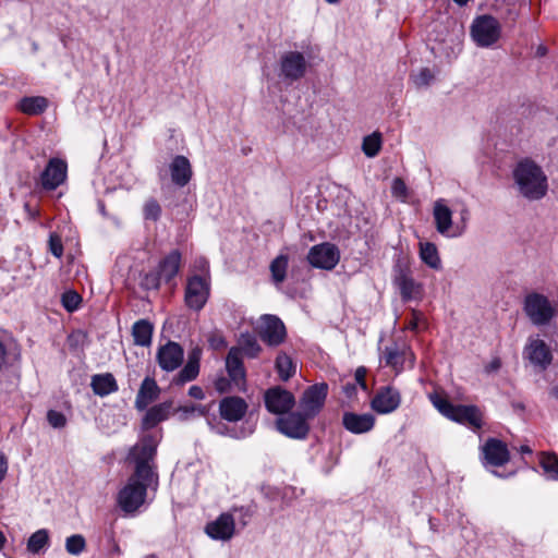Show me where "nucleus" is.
<instances>
[{
	"instance_id": "f257e3e1",
	"label": "nucleus",
	"mask_w": 558,
	"mask_h": 558,
	"mask_svg": "<svg viewBox=\"0 0 558 558\" xmlns=\"http://www.w3.org/2000/svg\"><path fill=\"white\" fill-rule=\"evenodd\" d=\"M512 179L518 194L530 202L539 201L547 194V175L542 167L531 159L525 158L514 166Z\"/></svg>"
},
{
	"instance_id": "f03ea898",
	"label": "nucleus",
	"mask_w": 558,
	"mask_h": 558,
	"mask_svg": "<svg viewBox=\"0 0 558 558\" xmlns=\"http://www.w3.org/2000/svg\"><path fill=\"white\" fill-rule=\"evenodd\" d=\"M159 439L151 435L146 434L130 448L128 460L134 463V472L136 476H145L158 481V473L156 472L155 457L157 454Z\"/></svg>"
},
{
	"instance_id": "7ed1b4c3",
	"label": "nucleus",
	"mask_w": 558,
	"mask_h": 558,
	"mask_svg": "<svg viewBox=\"0 0 558 558\" xmlns=\"http://www.w3.org/2000/svg\"><path fill=\"white\" fill-rule=\"evenodd\" d=\"M158 481L146 478L145 476H136L132 474L126 484L119 490L117 504L125 513L136 512L145 502L147 489H156Z\"/></svg>"
},
{
	"instance_id": "20e7f679",
	"label": "nucleus",
	"mask_w": 558,
	"mask_h": 558,
	"mask_svg": "<svg viewBox=\"0 0 558 558\" xmlns=\"http://www.w3.org/2000/svg\"><path fill=\"white\" fill-rule=\"evenodd\" d=\"M523 312L534 326H546L558 315V307L546 295L531 292L523 300Z\"/></svg>"
},
{
	"instance_id": "39448f33",
	"label": "nucleus",
	"mask_w": 558,
	"mask_h": 558,
	"mask_svg": "<svg viewBox=\"0 0 558 558\" xmlns=\"http://www.w3.org/2000/svg\"><path fill=\"white\" fill-rule=\"evenodd\" d=\"M430 401L433 405L447 418L458 423L469 424L474 428L482 427V413L477 407L461 404L454 405L447 399L437 395L430 396Z\"/></svg>"
},
{
	"instance_id": "423d86ee",
	"label": "nucleus",
	"mask_w": 558,
	"mask_h": 558,
	"mask_svg": "<svg viewBox=\"0 0 558 558\" xmlns=\"http://www.w3.org/2000/svg\"><path fill=\"white\" fill-rule=\"evenodd\" d=\"M500 36L501 25L496 17L484 14L474 19L471 25V37L478 47H492Z\"/></svg>"
},
{
	"instance_id": "0eeeda50",
	"label": "nucleus",
	"mask_w": 558,
	"mask_h": 558,
	"mask_svg": "<svg viewBox=\"0 0 558 558\" xmlns=\"http://www.w3.org/2000/svg\"><path fill=\"white\" fill-rule=\"evenodd\" d=\"M310 417L299 411L288 412L279 416L276 422V428L279 433L291 439L303 440L310 434Z\"/></svg>"
},
{
	"instance_id": "6e6552de",
	"label": "nucleus",
	"mask_w": 558,
	"mask_h": 558,
	"mask_svg": "<svg viewBox=\"0 0 558 558\" xmlns=\"http://www.w3.org/2000/svg\"><path fill=\"white\" fill-rule=\"evenodd\" d=\"M328 395V385L319 383L307 387L299 400V409L313 420L324 408Z\"/></svg>"
},
{
	"instance_id": "1a4fd4ad",
	"label": "nucleus",
	"mask_w": 558,
	"mask_h": 558,
	"mask_svg": "<svg viewBox=\"0 0 558 558\" xmlns=\"http://www.w3.org/2000/svg\"><path fill=\"white\" fill-rule=\"evenodd\" d=\"M264 402L268 412L282 416L293 409L295 398L289 390L275 386L265 391Z\"/></svg>"
},
{
	"instance_id": "9d476101",
	"label": "nucleus",
	"mask_w": 558,
	"mask_h": 558,
	"mask_svg": "<svg viewBox=\"0 0 558 558\" xmlns=\"http://www.w3.org/2000/svg\"><path fill=\"white\" fill-rule=\"evenodd\" d=\"M210 293L209 282L201 276H193L187 280L184 301L189 308L201 311L208 301Z\"/></svg>"
},
{
	"instance_id": "9b49d317",
	"label": "nucleus",
	"mask_w": 558,
	"mask_h": 558,
	"mask_svg": "<svg viewBox=\"0 0 558 558\" xmlns=\"http://www.w3.org/2000/svg\"><path fill=\"white\" fill-rule=\"evenodd\" d=\"M340 259L338 247L331 243H322L311 247L307 260L308 263L319 269L331 270Z\"/></svg>"
},
{
	"instance_id": "f8f14e48",
	"label": "nucleus",
	"mask_w": 558,
	"mask_h": 558,
	"mask_svg": "<svg viewBox=\"0 0 558 558\" xmlns=\"http://www.w3.org/2000/svg\"><path fill=\"white\" fill-rule=\"evenodd\" d=\"M307 69V62L302 52L288 51L280 58V76L286 82H295L302 78Z\"/></svg>"
},
{
	"instance_id": "ddd939ff",
	"label": "nucleus",
	"mask_w": 558,
	"mask_h": 558,
	"mask_svg": "<svg viewBox=\"0 0 558 558\" xmlns=\"http://www.w3.org/2000/svg\"><path fill=\"white\" fill-rule=\"evenodd\" d=\"M258 335L266 344L277 347L284 341L287 331L279 317L266 314L260 317Z\"/></svg>"
},
{
	"instance_id": "4468645a",
	"label": "nucleus",
	"mask_w": 558,
	"mask_h": 558,
	"mask_svg": "<svg viewBox=\"0 0 558 558\" xmlns=\"http://www.w3.org/2000/svg\"><path fill=\"white\" fill-rule=\"evenodd\" d=\"M204 532L214 541H230L235 534V520L232 512L219 514L214 521L205 525Z\"/></svg>"
},
{
	"instance_id": "2eb2a0df",
	"label": "nucleus",
	"mask_w": 558,
	"mask_h": 558,
	"mask_svg": "<svg viewBox=\"0 0 558 558\" xmlns=\"http://www.w3.org/2000/svg\"><path fill=\"white\" fill-rule=\"evenodd\" d=\"M401 403L400 391L392 387H381L371 402L372 409L378 414H389L396 411Z\"/></svg>"
},
{
	"instance_id": "dca6fc26",
	"label": "nucleus",
	"mask_w": 558,
	"mask_h": 558,
	"mask_svg": "<svg viewBox=\"0 0 558 558\" xmlns=\"http://www.w3.org/2000/svg\"><path fill=\"white\" fill-rule=\"evenodd\" d=\"M68 165L60 158H51L41 173V185L45 190L53 191L66 179Z\"/></svg>"
},
{
	"instance_id": "f3484780",
	"label": "nucleus",
	"mask_w": 558,
	"mask_h": 558,
	"mask_svg": "<svg viewBox=\"0 0 558 558\" xmlns=\"http://www.w3.org/2000/svg\"><path fill=\"white\" fill-rule=\"evenodd\" d=\"M524 353L534 366L542 371L546 369L553 361L550 348L539 338H531L525 347Z\"/></svg>"
},
{
	"instance_id": "a211bd4d",
	"label": "nucleus",
	"mask_w": 558,
	"mask_h": 558,
	"mask_svg": "<svg viewBox=\"0 0 558 558\" xmlns=\"http://www.w3.org/2000/svg\"><path fill=\"white\" fill-rule=\"evenodd\" d=\"M157 361L159 366L166 372L177 369L183 362L182 347L173 341L167 342L158 349Z\"/></svg>"
},
{
	"instance_id": "6ab92c4d",
	"label": "nucleus",
	"mask_w": 558,
	"mask_h": 558,
	"mask_svg": "<svg viewBox=\"0 0 558 558\" xmlns=\"http://www.w3.org/2000/svg\"><path fill=\"white\" fill-rule=\"evenodd\" d=\"M482 451L487 463L494 466H502L510 460L507 445L496 438H489L482 447Z\"/></svg>"
},
{
	"instance_id": "aec40b11",
	"label": "nucleus",
	"mask_w": 558,
	"mask_h": 558,
	"mask_svg": "<svg viewBox=\"0 0 558 558\" xmlns=\"http://www.w3.org/2000/svg\"><path fill=\"white\" fill-rule=\"evenodd\" d=\"M247 403L241 397H226L219 403L220 416L228 422H238L244 417Z\"/></svg>"
},
{
	"instance_id": "412c9836",
	"label": "nucleus",
	"mask_w": 558,
	"mask_h": 558,
	"mask_svg": "<svg viewBox=\"0 0 558 558\" xmlns=\"http://www.w3.org/2000/svg\"><path fill=\"white\" fill-rule=\"evenodd\" d=\"M433 217L438 233L445 236H452V210L447 206L445 199L439 198L434 203Z\"/></svg>"
},
{
	"instance_id": "4be33fe9",
	"label": "nucleus",
	"mask_w": 558,
	"mask_h": 558,
	"mask_svg": "<svg viewBox=\"0 0 558 558\" xmlns=\"http://www.w3.org/2000/svg\"><path fill=\"white\" fill-rule=\"evenodd\" d=\"M342 424L352 434H364L374 427L375 417L371 413L356 414L345 412L342 417Z\"/></svg>"
},
{
	"instance_id": "5701e85b",
	"label": "nucleus",
	"mask_w": 558,
	"mask_h": 558,
	"mask_svg": "<svg viewBox=\"0 0 558 558\" xmlns=\"http://www.w3.org/2000/svg\"><path fill=\"white\" fill-rule=\"evenodd\" d=\"M160 388L151 377H145L140 386L135 398V409L144 411L147 407L159 398Z\"/></svg>"
},
{
	"instance_id": "b1692460",
	"label": "nucleus",
	"mask_w": 558,
	"mask_h": 558,
	"mask_svg": "<svg viewBox=\"0 0 558 558\" xmlns=\"http://www.w3.org/2000/svg\"><path fill=\"white\" fill-rule=\"evenodd\" d=\"M170 173L172 182L183 187L185 186L192 178V167L190 160L182 155L175 156L170 163Z\"/></svg>"
},
{
	"instance_id": "393cba45",
	"label": "nucleus",
	"mask_w": 558,
	"mask_h": 558,
	"mask_svg": "<svg viewBox=\"0 0 558 558\" xmlns=\"http://www.w3.org/2000/svg\"><path fill=\"white\" fill-rule=\"evenodd\" d=\"M407 354L411 356V363H413L414 357L410 350L405 345L399 347L397 343H393L385 348L383 359L387 366L400 373L403 369Z\"/></svg>"
},
{
	"instance_id": "a878e982",
	"label": "nucleus",
	"mask_w": 558,
	"mask_h": 558,
	"mask_svg": "<svg viewBox=\"0 0 558 558\" xmlns=\"http://www.w3.org/2000/svg\"><path fill=\"white\" fill-rule=\"evenodd\" d=\"M172 401H165L147 410L142 420V428L147 430L154 428L160 422L167 420L172 410Z\"/></svg>"
},
{
	"instance_id": "bb28decb",
	"label": "nucleus",
	"mask_w": 558,
	"mask_h": 558,
	"mask_svg": "<svg viewBox=\"0 0 558 558\" xmlns=\"http://www.w3.org/2000/svg\"><path fill=\"white\" fill-rule=\"evenodd\" d=\"M90 387L93 392L99 397H106L119 389L117 380L111 373L94 375L90 380Z\"/></svg>"
},
{
	"instance_id": "cd10ccee",
	"label": "nucleus",
	"mask_w": 558,
	"mask_h": 558,
	"mask_svg": "<svg viewBox=\"0 0 558 558\" xmlns=\"http://www.w3.org/2000/svg\"><path fill=\"white\" fill-rule=\"evenodd\" d=\"M226 368L230 378L234 383L244 380L245 369L242 362L241 350L236 347H232L226 357Z\"/></svg>"
},
{
	"instance_id": "c85d7f7f",
	"label": "nucleus",
	"mask_w": 558,
	"mask_h": 558,
	"mask_svg": "<svg viewBox=\"0 0 558 558\" xmlns=\"http://www.w3.org/2000/svg\"><path fill=\"white\" fill-rule=\"evenodd\" d=\"M395 282L400 290L402 300L405 302L418 296L422 292V286L403 270L396 277Z\"/></svg>"
},
{
	"instance_id": "c756f323",
	"label": "nucleus",
	"mask_w": 558,
	"mask_h": 558,
	"mask_svg": "<svg viewBox=\"0 0 558 558\" xmlns=\"http://www.w3.org/2000/svg\"><path fill=\"white\" fill-rule=\"evenodd\" d=\"M181 266V253L178 250L171 251L158 265V271L166 282L173 279Z\"/></svg>"
},
{
	"instance_id": "7c9ffc66",
	"label": "nucleus",
	"mask_w": 558,
	"mask_h": 558,
	"mask_svg": "<svg viewBox=\"0 0 558 558\" xmlns=\"http://www.w3.org/2000/svg\"><path fill=\"white\" fill-rule=\"evenodd\" d=\"M199 360H201V350H193L187 357L186 364L179 372L175 383L184 384L191 380H194L199 373Z\"/></svg>"
},
{
	"instance_id": "2f4dec72",
	"label": "nucleus",
	"mask_w": 558,
	"mask_h": 558,
	"mask_svg": "<svg viewBox=\"0 0 558 558\" xmlns=\"http://www.w3.org/2000/svg\"><path fill=\"white\" fill-rule=\"evenodd\" d=\"M154 327L147 319H140L132 327L134 343L141 347H148L151 343Z\"/></svg>"
},
{
	"instance_id": "473e14b6",
	"label": "nucleus",
	"mask_w": 558,
	"mask_h": 558,
	"mask_svg": "<svg viewBox=\"0 0 558 558\" xmlns=\"http://www.w3.org/2000/svg\"><path fill=\"white\" fill-rule=\"evenodd\" d=\"M420 258L434 270L441 269V259L437 246L432 242H420Z\"/></svg>"
},
{
	"instance_id": "72a5a7b5",
	"label": "nucleus",
	"mask_w": 558,
	"mask_h": 558,
	"mask_svg": "<svg viewBox=\"0 0 558 558\" xmlns=\"http://www.w3.org/2000/svg\"><path fill=\"white\" fill-rule=\"evenodd\" d=\"M19 107L26 114L37 116L48 108V99L43 96L24 97L21 99Z\"/></svg>"
},
{
	"instance_id": "f704fd0d",
	"label": "nucleus",
	"mask_w": 558,
	"mask_h": 558,
	"mask_svg": "<svg viewBox=\"0 0 558 558\" xmlns=\"http://www.w3.org/2000/svg\"><path fill=\"white\" fill-rule=\"evenodd\" d=\"M289 257L284 254L278 255L269 266L271 279L276 284L282 283L287 277Z\"/></svg>"
},
{
	"instance_id": "c9c22d12",
	"label": "nucleus",
	"mask_w": 558,
	"mask_h": 558,
	"mask_svg": "<svg viewBox=\"0 0 558 558\" xmlns=\"http://www.w3.org/2000/svg\"><path fill=\"white\" fill-rule=\"evenodd\" d=\"M276 369L281 380L288 381L295 374V365L292 359L280 352L276 359Z\"/></svg>"
},
{
	"instance_id": "e433bc0d",
	"label": "nucleus",
	"mask_w": 558,
	"mask_h": 558,
	"mask_svg": "<svg viewBox=\"0 0 558 558\" xmlns=\"http://www.w3.org/2000/svg\"><path fill=\"white\" fill-rule=\"evenodd\" d=\"M239 344L240 347L238 348L241 350V354L244 353L252 359L256 357L262 350L256 338L250 332L241 333Z\"/></svg>"
},
{
	"instance_id": "4c0bfd02",
	"label": "nucleus",
	"mask_w": 558,
	"mask_h": 558,
	"mask_svg": "<svg viewBox=\"0 0 558 558\" xmlns=\"http://www.w3.org/2000/svg\"><path fill=\"white\" fill-rule=\"evenodd\" d=\"M381 143V134L374 132L363 138L362 150L366 157L374 158L380 151Z\"/></svg>"
},
{
	"instance_id": "58836bf2",
	"label": "nucleus",
	"mask_w": 558,
	"mask_h": 558,
	"mask_svg": "<svg viewBox=\"0 0 558 558\" xmlns=\"http://www.w3.org/2000/svg\"><path fill=\"white\" fill-rule=\"evenodd\" d=\"M49 542V533L46 529H40L33 533L27 541V550L32 554H38Z\"/></svg>"
},
{
	"instance_id": "ea45409f",
	"label": "nucleus",
	"mask_w": 558,
	"mask_h": 558,
	"mask_svg": "<svg viewBox=\"0 0 558 558\" xmlns=\"http://www.w3.org/2000/svg\"><path fill=\"white\" fill-rule=\"evenodd\" d=\"M539 463L548 478L558 480V456L543 452Z\"/></svg>"
},
{
	"instance_id": "a19ab883",
	"label": "nucleus",
	"mask_w": 558,
	"mask_h": 558,
	"mask_svg": "<svg viewBox=\"0 0 558 558\" xmlns=\"http://www.w3.org/2000/svg\"><path fill=\"white\" fill-rule=\"evenodd\" d=\"M86 542L83 535L74 534L65 539V549L70 555L77 556L84 551Z\"/></svg>"
},
{
	"instance_id": "79ce46f5",
	"label": "nucleus",
	"mask_w": 558,
	"mask_h": 558,
	"mask_svg": "<svg viewBox=\"0 0 558 558\" xmlns=\"http://www.w3.org/2000/svg\"><path fill=\"white\" fill-rule=\"evenodd\" d=\"M179 413H181V420H187L193 415L197 416H206L209 412L208 407L202 404H191V405H182L177 409Z\"/></svg>"
},
{
	"instance_id": "37998d69",
	"label": "nucleus",
	"mask_w": 558,
	"mask_h": 558,
	"mask_svg": "<svg viewBox=\"0 0 558 558\" xmlns=\"http://www.w3.org/2000/svg\"><path fill=\"white\" fill-rule=\"evenodd\" d=\"M81 303L82 296L73 290L65 291L61 296L62 306L70 313L75 312Z\"/></svg>"
},
{
	"instance_id": "c03bdc74",
	"label": "nucleus",
	"mask_w": 558,
	"mask_h": 558,
	"mask_svg": "<svg viewBox=\"0 0 558 558\" xmlns=\"http://www.w3.org/2000/svg\"><path fill=\"white\" fill-rule=\"evenodd\" d=\"M143 215L146 220L157 221L161 216V207L155 198H148L143 206Z\"/></svg>"
},
{
	"instance_id": "a18cd8bd",
	"label": "nucleus",
	"mask_w": 558,
	"mask_h": 558,
	"mask_svg": "<svg viewBox=\"0 0 558 558\" xmlns=\"http://www.w3.org/2000/svg\"><path fill=\"white\" fill-rule=\"evenodd\" d=\"M434 80V75L428 68H422L417 74L413 76V82L416 87L428 86Z\"/></svg>"
},
{
	"instance_id": "49530a36",
	"label": "nucleus",
	"mask_w": 558,
	"mask_h": 558,
	"mask_svg": "<svg viewBox=\"0 0 558 558\" xmlns=\"http://www.w3.org/2000/svg\"><path fill=\"white\" fill-rule=\"evenodd\" d=\"M47 420H48V423L53 428H62L66 424V418H65L64 414L61 412L54 411V410L48 411Z\"/></svg>"
},
{
	"instance_id": "de8ad7c7",
	"label": "nucleus",
	"mask_w": 558,
	"mask_h": 558,
	"mask_svg": "<svg viewBox=\"0 0 558 558\" xmlns=\"http://www.w3.org/2000/svg\"><path fill=\"white\" fill-rule=\"evenodd\" d=\"M49 251L57 258H60L63 255L62 241L57 233H51L49 235Z\"/></svg>"
},
{
	"instance_id": "09e8293b",
	"label": "nucleus",
	"mask_w": 558,
	"mask_h": 558,
	"mask_svg": "<svg viewBox=\"0 0 558 558\" xmlns=\"http://www.w3.org/2000/svg\"><path fill=\"white\" fill-rule=\"evenodd\" d=\"M162 279L158 270L156 272H149L145 275L143 286L147 289H158Z\"/></svg>"
},
{
	"instance_id": "8fccbe9b",
	"label": "nucleus",
	"mask_w": 558,
	"mask_h": 558,
	"mask_svg": "<svg viewBox=\"0 0 558 558\" xmlns=\"http://www.w3.org/2000/svg\"><path fill=\"white\" fill-rule=\"evenodd\" d=\"M469 218H470V210L466 206H464L461 210H460V220H461V225H458L456 227V232H452V236H458V235H461L465 228H466V223L469 221Z\"/></svg>"
},
{
	"instance_id": "3c124183",
	"label": "nucleus",
	"mask_w": 558,
	"mask_h": 558,
	"mask_svg": "<svg viewBox=\"0 0 558 558\" xmlns=\"http://www.w3.org/2000/svg\"><path fill=\"white\" fill-rule=\"evenodd\" d=\"M391 191L395 196H407V185L400 178L393 180Z\"/></svg>"
},
{
	"instance_id": "603ef678",
	"label": "nucleus",
	"mask_w": 558,
	"mask_h": 558,
	"mask_svg": "<svg viewBox=\"0 0 558 558\" xmlns=\"http://www.w3.org/2000/svg\"><path fill=\"white\" fill-rule=\"evenodd\" d=\"M208 342L213 349H221L227 345L225 338L221 335L213 333L208 338Z\"/></svg>"
},
{
	"instance_id": "864d4df0",
	"label": "nucleus",
	"mask_w": 558,
	"mask_h": 558,
	"mask_svg": "<svg viewBox=\"0 0 558 558\" xmlns=\"http://www.w3.org/2000/svg\"><path fill=\"white\" fill-rule=\"evenodd\" d=\"M232 512H240L241 521L243 525L247 524V519H250L253 514L252 510L247 507H233L231 509Z\"/></svg>"
},
{
	"instance_id": "5fc2aeb1",
	"label": "nucleus",
	"mask_w": 558,
	"mask_h": 558,
	"mask_svg": "<svg viewBox=\"0 0 558 558\" xmlns=\"http://www.w3.org/2000/svg\"><path fill=\"white\" fill-rule=\"evenodd\" d=\"M365 375H366V369L364 367H359L355 371V381L364 390L367 389L366 381H365Z\"/></svg>"
},
{
	"instance_id": "6e6d98bb",
	"label": "nucleus",
	"mask_w": 558,
	"mask_h": 558,
	"mask_svg": "<svg viewBox=\"0 0 558 558\" xmlns=\"http://www.w3.org/2000/svg\"><path fill=\"white\" fill-rule=\"evenodd\" d=\"M189 396L197 400H203L205 398L203 389L195 385L189 388Z\"/></svg>"
},
{
	"instance_id": "4d7b16f0",
	"label": "nucleus",
	"mask_w": 558,
	"mask_h": 558,
	"mask_svg": "<svg viewBox=\"0 0 558 558\" xmlns=\"http://www.w3.org/2000/svg\"><path fill=\"white\" fill-rule=\"evenodd\" d=\"M8 472V460L3 452L0 451V483L4 480Z\"/></svg>"
},
{
	"instance_id": "13d9d810",
	"label": "nucleus",
	"mask_w": 558,
	"mask_h": 558,
	"mask_svg": "<svg viewBox=\"0 0 558 558\" xmlns=\"http://www.w3.org/2000/svg\"><path fill=\"white\" fill-rule=\"evenodd\" d=\"M343 390V393L349 398V399H352L353 397H355L356 395V385L355 384H352V383H348L343 386L342 388Z\"/></svg>"
},
{
	"instance_id": "bf43d9fd",
	"label": "nucleus",
	"mask_w": 558,
	"mask_h": 558,
	"mask_svg": "<svg viewBox=\"0 0 558 558\" xmlns=\"http://www.w3.org/2000/svg\"><path fill=\"white\" fill-rule=\"evenodd\" d=\"M501 366V362L499 357L493 359L486 366L485 371L486 373H494L497 372Z\"/></svg>"
},
{
	"instance_id": "052dcab7",
	"label": "nucleus",
	"mask_w": 558,
	"mask_h": 558,
	"mask_svg": "<svg viewBox=\"0 0 558 558\" xmlns=\"http://www.w3.org/2000/svg\"><path fill=\"white\" fill-rule=\"evenodd\" d=\"M7 363V349L3 342L0 340V371Z\"/></svg>"
},
{
	"instance_id": "680f3d73",
	"label": "nucleus",
	"mask_w": 558,
	"mask_h": 558,
	"mask_svg": "<svg viewBox=\"0 0 558 558\" xmlns=\"http://www.w3.org/2000/svg\"><path fill=\"white\" fill-rule=\"evenodd\" d=\"M260 492L269 499H272L275 498V495H276V492L272 487L268 486V485H263L260 487Z\"/></svg>"
},
{
	"instance_id": "e2e57ef3",
	"label": "nucleus",
	"mask_w": 558,
	"mask_h": 558,
	"mask_svg": "<svg viewBox=\"0 0 558 558\" xmlns=\"http://www.w3.org/2000/svg\"><path fill=\"white\" fill-rule=\"evenodd\" d=\"M549 396L556 400H558V385L554 386L549 389Z\"/></svg>"
},
{
	"instance_id": "0e129e2a",
	"label": "nucleus",
	"mask_w": 558,
	"mask_h": 558,
	"mask_svg": "<svg viewBox=\"0 0 558 558\" xmlns=\"http://www.w3.org/2000/svg\"><path fill=\"white\" fill-rule=\"evenodd\" d=\"M225 385H226V379L221 378V379L217 380L216 381L217 390L223 391L225 390Z\"/></svg>"
},
{
	"instance_id": "69168bd1",
	"label": "nucleus",
	"mask_w": 558,
	"mask_h": 558,
	"mask_svg": "<svg viewBox=\"0 0 558 558\" xmlns=\"http://www.w3.org/2000/svg\"><path fill=\"white\" fill-rule=\"evenodd\" d=\"M520 452L521 453H532V449L529 446L523 445L520 447Z\"/></svg>"
},
{
	"instance_id": "338daca9",
	"label": "nucleus",
	"mask_w": 558,
	"mask_h": 558,
	"mask_svg": "<svg viewBox=\"0 0 558 558\" xmlns=\"http://www.w3.org/2000/svg\"><path fill=\"white\" fill-rule=\"evenodd\" d=\"M5 541H7V538H5L4 534L0 531V550L3 548Z\"/></svg>"
},
{
	"instance_id": "774afa93",
	"label": "nucleus",
	"mask_w": 558,
	"mask_h": 558,
	"mask_svg": "<svg viewBox=\"0 0 558 558\" xmlns=\"http://www.w3.org/2000/svg\"><path fill=\"white\" fill-rule=\"evenodd\" d=\"M409 328L412 330H415L417 328V320L416 318L409 324Z\"/></svg>"
}]
</instances>
